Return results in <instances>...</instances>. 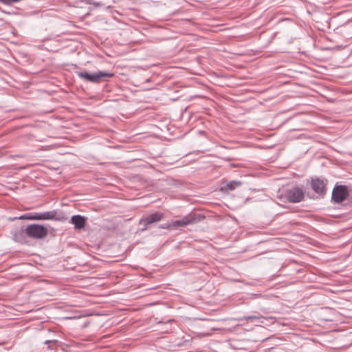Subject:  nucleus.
Returning <instances> with one entry per match:
<instances>
[{
  "label": "nucleus",
  "instance_id": "nucleus-13",
  "mask_svg": "<svg viewBox=\"0 0 352 352\" xmlns=\"http://www.w3.org/2000/svg\"><path fill=\"white\" fill-rule=\"evenodd\" d=\"M242 183L239 181H230L226 184V188L230 190H233L235 188L241 186Z\"/></svg>",
  "mask_w": 352,
  "mask_h": 352
},
{
  "label": "nucleus",
  "instance_id": "nucleus-3",
  "mask_svg": "<svg viewBox=\"0 0 352 352\" xmlns=\"http://www.w3.org/2000/svg\"><path fill=\"white\" fill-rule=\"evenodd\" d=\"M76 74L80 78L92 83H98L102 79L111 78L113 76V73L107 71H98L92 74L87 72H76Z\"/></svg>",
  "mask_w": 352,
  "mask_h": 352
},
{
  "label": "nucleus",
  "instance_id": "nucleus-9",
  "mask_svg": "<svg viewBox=\"0 0 352 352\" xmlns=\"http://www.w3.org/2000/svg\"><path fill=\"white\" fill-rule=\"evenodd\" d=\"M70 223L74 225L76 230H81L85 228L86 219L80 214H76L72 217Z\"/></svg>",
  "mask_w": 352,
  "mask_h": 352
},
{
  "label": "nucleus",
  "instance_id": "nucleus-14",
  "mask_svg": "<svg viewBox=\"0 0 352 352\" xmlns=\"http://www.w3.org/2000/svg\"><path fill=\"white\" fill-rule=\"evenodd\" d=\"M86 3H88V4L94 5L95 6H96V7H100V6H103V4L102 3L96 2L94 0H86Z\"/></svg>",
  "mask_w": 352,
  "mask_h": 352
},
{
  "label": "nucleus",
  "instance_id": "nucleus-16",
  "mask_svg": "<svg viewBox=\"0 0 352 352\" xmlns=\"http://www.w3.org/2000/svg\"><path fill=\"white\" fill-rule=\"evenodd\" d=\"M277 197L279 198L280 200L283 203V204H281V203L278 202V205L284 206V204L285 203V201L283 200L284 197L283 196V195L281 194L280 196L277 195Z\"/></svg>",
  "mask_w": 352,
  "mask_h": 352
},
{
  "label": "nucleus",
  "instance_id": "nucleus-5",
  "mask_svg": "<svg viewBox=\"0 0 352 352\" xmlns=\"http://www.w3.org/2000/svg\"><path fill=\"white\" fill-rule=\"evenodd\" d=\"M164 214L162 212H154L147 215H143L139 221L140 226H144V228H141L140 231L144 232L151 228V225L162 221L164 219Z\"/></svg>",
  "mask_w": 352,
  "mask_h": 352
},
{
  "label": "nucleus",
  "instance_id": "nucleus-18",
  "mask_svg": "<svg viewBox=\"0 0 352 352\" xmlns=\"http://www.w3.org/2000/svg\"><path fill=\"white\" fill-rule=\"evenodd\" d=\"M289 274H294V270H293L289 268Z\"/></svg>",
  "mask_w": 352,
  "mask_h": 352
},
{
  "label": "nucleus",
  "instance_id": "nucleus-19",
  "mask_svg": "<svg viewBox=\"0 0 352 352\" xmlns=\"http://www.w3.org/2000/svg\"><path fill=\"white\" fill-rule=\"evenodd\" d=\"M300 270H301L300 269H298V270H296V272H300Z\"/></svg>",
  "mask_w": 352,
  "mask_h": 352
},
{
  "label": "nucleus",
  "instance_id": "nucleus-8",
  "mask_svg": "<svg viewBox=\"0 0 352 352\" xmlns=\"http://www.w3.org/2000/svg\"><path fill=\"white\" fill-rule=\"evenodd\" d=\"M305 197V192L300 188L296 187L287 191V201L292 203L300 202Z\"/></svg>",
  "mask_w": 352,
  "mask_h": 352
},
{
  "label": "nucleus",
  "instance_id": "nucleus-10",
  "mask_svg": "<svg viewBox=\"0 0 352 352\" xmlns=\"http://www.w3.org/2000/svg\"><path fill=\"white\" fill-rule=\"evenodd\" d=\"M25 236L26 234L25 232V230H16L13 234V239L16 242L23 243L25 241Z\"/></svg>",
  "mask_w": 352,
  "mask_h": 352
},
{
  "label": "nucleus",
  "instance_id": "nucleus-17",
  "mask_svg": "<svg viewBox=\"0 0 352 352\" xmlns=\"http://www.w3.org/2000/svg\"><path fill=\"white\" fill-rule=\"evenodd\" d=\"M348 197L351 199L352 201V188L349 190V195Z\"/></svg>",
  "mask_w": 352,
  "mask_h": 352
},
{
  "label": "nucleus",
  "instance_id": "nucleus-7",
  "mask_svg": "<svg viewBox=\"0 0 352 352\" xmlns=\"http://www.w3.org/2000/svg\"><path fill=\"white\" fill-rule=\"evenodd\" d=\"M311 186L313 190L317 193L320 197H323L327 192V180L319 177L311 179Z\"/></svg>",
  "mask_w": 352,
  "mask_h": 352
},
{
  "label": "nucleus",
  "instance_id": "nucleus-1",
  "mask_svg": "<svg viewBox=\"0 0 352 352\" xmlns=\"http://www.w3.org/2000/svg\"><path fill=\"white\" fill-rule=\"evenodd\" d=\"M204 219V217L200 214H197L195 212H191L188 214L184 216L180 219L175 220L172 221L171 223H166L161 224L160 228L162 229H168L171 227L178 228V227H184L190 224L196 223L197 222L201 221Z\"/></svg>",
  "mask_w": 352,
  "mask_h": 352
},
{
  "label": "nucleus",
  "instance_id": "nucleus-11",
  "mask_svg": "<svg viewBox=\"0 0 352 352\" xmlns=\"http://www.w3.org/2000/svg\"><path fill=\"white\" fill-rule=\"evenodd\" d=\"M245 319L248 321L254 322V321H258V322L263 323V320L265 318L263 317L262 316L258 314V315H251L245 317Z\"/></svg>",
  "mask_w": 352,
  "mask_h": 352
},
{
  "label": "nucleus",
  "instance_id": "nucleus-12",
  "mask_svg": "<svg viewBox=\"0 0 352 352\" xmlns=\"http://www.w3.org/2000/svg\"><path fill=\"white\" fill-rule=\"evenodd\" d=\"M300 340H301V338H299L298 336H297L296 335H295L294 333H291L287 332V347L289 345V342L294 343L296 341V342H297L296 345H298L300 343L299 341Z\"/></svg>",
  "mask_w": 352,
  "mask_h": 352
},
{
  "label": "nucleus",
  "instance_id": "nucleus-2",
  "mask_svg": "<svg viewBox=\"0 0 352 352\" xmlns=\"http://www.w3.org/2000/svg\"><path fill=\"white\" fill-rule=\"evenodd\" d=\"M20 218L29 220L64 221L67 219V218L62 214H58L56 210L47 211L44 212H34L27 216H21Z\"/></svg>",
  "mask_w": 352,
  "mask_h": 352
},
{
  "label": "nucleus",
  "instance_id": "nucleus-20",
  "mask_svg": "<svg viewBox=\"0 0 352 352\" xmlns=\"http://www.w3.org/2000/svg\"><path fill=\"white\" fill-rule=\"evenodd\" d=\"M289 265H290V263H287V267H289Z\"/></svg>",
  "mask_w": 352,
  "mask_h": 352
},
{
  "label": "nucleus",
  "instance_id": "nucleus-4",
  "mask_svg": "<svg viewBox=\"0 0 352 352\" xmlns=\"http://www.w3.org/2000/svg\"><path fill=\"white\" fill-rule=\"evenodd\" d=\"M25 232L28 237L41 239L47 235L48 230L47 228L43 225L31 224L25 228Z\"/></svg>",
  "mask_w": 352,
  "mask_h": 352
},
{
  "label": "nucleus",
  "instance_id": "nucleus-15",
  "mask_svg": "<svg viewBox=\"0 0 352 352\" xmlns=\"http://www.w3.org/2000/svg\"><path fill=\"white\" fill-rule=\"evenodd\" d=\"M58 343V340H46L45 341L44 344L48 345V349H52L51 344H56Z\"/></svg>",
  "mask_w": 352,
  "mask_h": 352
},
{
  "label": "nucleus",
  "instance_id": "nucleus-6",
  "mask_svg": "<svg viewBox=\"0 0 352 352\" xmlns=\"http://www.w3.org/2000/svg\"><path fill=\"white\" fill-rule=\"evenodd\" d=\"M349 195V190L346 186L336 185L333 189L331 201L336 204L343 202Z\"/></svg>",
  "mask_w": 352,
  "mask_h": 352
}]
</instances>
